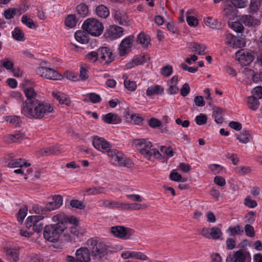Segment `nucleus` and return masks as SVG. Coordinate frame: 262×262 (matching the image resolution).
I'll return each mask as SVG.
<instances>
[{
  "label": "nucleus",
  "instance_id": "f257e3e1",
  "mask_svg": "<svg viewBox=\"0 0 262 262\" xmlns=\"http://www.w3.org/2000/svg\"><path fill=\"white\" fill-rule=\"evenodd\" d=\"M53 111V107L50 103L39 100L21 105V113L30 119L40 120Z\"/></svg>",
  "mask_w": 262,
  "mask_h": 262
},
{
  "label": "nucleus",
  "instance_id": "f03ea898",
  "mask_svg": "<svg viewBox=\"0 0 262 262\" xmlns=\"http://www.w3.org/2000/svg\"><path fill=\"white\" fill-rule=\"evenodd\" d=\"M137 149L141 154L148 160H150L152 157L159 158L162 155L156 148H152V144L150 141L145 139H135L134 141Z\"/></svg>",
  "mask_w": 262,
  "mask_h": 262
},
{
  "label": "nucleus",
  "instance_id": "7ed1b4c3",
  "mask_svg": "<svg viewBox=\"0 0 262 262\" xmlns=\"http://www.w3.org/2000/svg\"><path fill=\"white\" fill-rule=\"evenodd\" d=\"M54 222L56 223L45 227L43 237L48 242L55 243L59 240L61 234L65 231V227L59 222Z\"/></svg>",
  "mask_w": 262,
  "mask_h": 262
},
{
  "label": "nucleus",
  "instance_id": "20e7f679",
  "mask_svg": "<svg viewBox=\"0 0 262 262\" xmlns=\"http://www.w3.org/2000/svg\"><path fill=\"white\" fill-rule=\"evenodd\" d=\"M110 162L120 167H126L130 168L133 166L132 161L127 159L121 151L116 149L111 148L107 154Z\"/></svg>",
  "mask_w": 262,
  "mask_h": 262
},
{
  "label": "nucleus",
  "instance_id": "39448f33",
  "mask_svg": "<svg viewBox=\"0 0 262 262\" xmlns=\"http://www.w3.org/2000/svg\"><path fill=\"white\" fill-rule=\"evenodd\" d=\"M82 28L90 34L98 36L103 30V26L101 23L95 18H88L82 24Z\"/></svg>",
  "mask_w": 262,
  "mask_h": 262
},
{
  "label": "nucleus",
  "instance_id": "423d86ee",
  "mask_svg": "<svg viewBox=\"0 0 262 262\" xmlns=\"http://www.w3.org/2000/svg\"><path fill=\"white\" fill-rule=\"evenodd\" d=\"M92 246L91 248L92 257L96 260H100L102 257L108 253V247L101 242L96 241L93 239L89 241Z\"/></svg>",
  "mask_w": 262,
  "mask_h": 262
},
{
  "label": "nucleus",
  "instance_id": "0eeeda50",
  "mask_svg": "<svg viewBox=\"0 0 262 262\" xmlns=\"http://www.w3.org/2000/svg\"><path fill=\"white\" fill-rule=\"evenodd\" d=\"M43 218V215L30 216L26 221V226L28 229L32 228L35 232L40 233L45 228L43 224L41 222Z\"/></svg>",
  "mask_w": 262,
  "mask_h": 262
},
{
  "label": "nucleus",
  "instance_id": "6e6552de",
  "mask_svg": "<svg viewBox=\"0 0 262 262\" xmlns=\"http://www.w3.org/2000/svg\"><path fill=\"white\" fill-rule=\"evenodd\" d=\"M111 233L116 237L127 239L130 238L134 231L131 228L121 226H115L111 227Z\"/></svg>",
  "mask_w": 262,
  "mask_h": 262
},
{
  "label": "nucleus",
  "instance_id": "1a4fd4ad",
  "mask_svg": "<svg viewBox=\"0 0 262 262\" xmlns=\"http://www.w3.org/2000/svg\"><path fill=\"white\" fill-rule=\"evenodd\" d=\"M53 222H59L61 225H64L65 230L68 228V224L72 225H76L78 224V219L74 216H68L63 212H59V213L54 215L52 217Z\"/></svg>",
  "mask_w": 262,
  "mask_h": 262
},
{
  "label": "nucleus",
  "instance_id": "9d476101",
  "mask_svg": "<svg viewBox=\"0 0 262 262\" xmlns=\"http://www.w3.org/2000/svg\"><path fill=\"white\" fill-rule=\"evenodd\" d=\"M36 71L38 75L50 80H59L62 77L54 69L45 67H39L36 69Z\"/></svg>",
  "mask_w": 262,
  "mask_h": 262
},
{
  "label": "nucleus",
  "instance_id": "9b49d317",
  "mask_svg": "<svg viewBox=\"0 0 262 262\" xmlns=\"http://www.w3.org/2000/svg\"><path fill=\"white\" fill-rule=\"evenodd\" d=\"M99 61L102 65H108L114 60L115 57L111 49L101 47L98 49Z\"/></svg>",
  "mask_w": 262,
  "mask_h": 262
},
{
  "label": "nucleus",
  "instance_id": "f8f14e48",
  "mask_svg": "<svg viewBox=\"0 0 262 262\" xmlns=\"http://www.w3.org/2000/svg\"><path fill=\"white\" fill-rule=\"evenodd\" d=\"M235 56L239 62L244 66L249 65L254 59L253 53L251 50L246 49L237 51Z\"/></svg>",
  "mask_w": 262,
  "mask_h": 262
},
{
  "label": "nucleus",
  "instance_id": "ddd939ff",
  "mask_svg": "<svg viewBox=\"0 0 262 262\" xmlns=\"http://www.w3.org/2000/svg\"><path fill=\"white\" fill-rule=\"evenodd\" d=\"M250 261L251 256L249 252H244L242 250L234 251L229 254L226 259V262H246V260Z\"/></svg>",
  "mask_w": 262,
  "mask_h": 262
},
{
  "label": "nucleus",
  "instance_id": "4468645a",
  "mask_svg": "<svg viewBox=\"0 0 262 262\" xmlns=\"http://www.w3.org/2000/svg\"><path fill=\"white\" fill-rule=\"evenodd\" d=\"M124 29L117 25H112L107 29L104 36L109 40L117 39L123 35Z\"/></svg>",
  "mask_w": 262,
  "mask_h": 262
},
{
  "label": "nucleus",
  "instance_id": "2eb2a0df",
  "mask_svg": "<svg viewBox=\"0 0 262 262\" xmlns=\"http://www.w3.org/2000/svg\"><path fill=\"white\" fill-rule=\"evenodd\" d=\"M93 145L97 150L102 152H107L112 148V145L104 138L98 136L94 137Z\"/></svg>",
  "mask_w": 262,
  "mask_h": 262
},
{
  "label": "nucleus",
  "instance_id": "dca6fc26",
  "mask_svg": "<svg viewBox=\"0 0 262 262\" xmlns=\"http://www.w3.org/2000/svg\"><path fill=\"white\" fill-rule=\"evenodd\" d=\"M134 37L130 35L123 39L119 47V54L120 56H124L129 53L133 46Z\"/></svg>",
  "mask_w": 262,
  "mask_h": 262
},
{
  "label": "nucleus",
  "instance_id": "f3484780",
  "mask_svg": "<svg viewBox=\"0 0 262 262\" xmlns=\"http://www.w3.org/2000/svg\"><path fill=\"white\" fill-rule=\"evenodd\" d=\"M236 7L230 1H226L224 4V16L227 19L232 20L236 16Z\"/></svg>",
  "mask_w": 262,
  "mask_h": 262
},
{
  "label": "nucleus",
  "instance_id": "a211bd4d",
  "mask_svg": "<svg viewBox=\"0 0 262 262\" xmlns=\"http://www.w3.org/2000/svg\"><path fill=\"white\" fill-rule=\"evenodd\" d=\"M63 203V199L60 195H55L52 201L46 203L45 208L47 211H51L59 208Z\"/></svg>",
  "mask_w": 262,
  "mask_h": 262
},
{
  "label": "nucleus",
  "instance_id": "6ab92c4d",
  "mask_svg": "<svg viewBox=\"0 0 262 262\" xmlns=\"http://www.w3.org/2000/svg\"><path fill=\"white\" fill-rule=\"evenodd\" d=\"M76 257L80 262H89L91 259V252L87 248H80L75 253Z\"/></svg>",
  "mask_w": 262,
  "mask_h": 262
},
{
  "label": "nucleus",
  "instance_id": "aec40b11",
  "mask_svg": "<svg viewBox=\"0 0 262 262\" xmlns=\"http://www.w3.org/2000/svg\"><path fill=\"white\" fill-rule=\"evenodd\" d=\"M121 256L123 259L134 258L141 260H146L147 259V257L145 254L137 251H128L122 252L121 254Z\"/></svg>",
  "mask_w": 262,
  "mask_h": 262
},
{
  "label": "nucleus",
  "instance_id": "412c9836",
  "mask_svg": "<svg viewBox=\"0 0 262 262\" xmlns=\"http://www.w3.org/2000/svg\"><path fill=\"white\" fill-rule=\"evenodd\" d=\"M240 21L245 26L252 27L260 25V20L250 15H243L240 16Z\"/></svg>",
  "mask_w": 262,
  "mask_h": 262
},
{
  "label": "nucleus",
  "instance_id": "4be33fe9",
  "mask_svg": "<svg viewBox=\"0 0 262 262\" xmlns=\"http://www.w3.org/2000/svg\"><path fill=\"white\" fill-rule=\"evenodd\" d=\"M24 92L27 99L23 102L21 105H26V104L29 102L31 103L33 101L38 100L37 99V94L32 88L29 87L25 88L24 90Z\"/></svg>",
  "mask_w": 262,
  "mask_h": 262
},
{
  "label": "nucleus",
  "instance_id": "5701e85b",
  "mask_svg": "<svg viewBox=\"0 0 262 262\" xmlns=\"http://www.w3.org/2000/svg\"><path fill=\"white\" fill-rule=\"evenodd\" d=\"M102 120L108 124H118L121 122V119L117 115L112 113H110L102 115Z\"/></svg>",
  "mask_w": 262,
  "mask_h": 262
},
{
  "label": "nucleus",
  "instance_id": "b1692460",
  "mask_svg": "<svg viewBox=\"0 0 262 262\" xmlns=\"http://www.w3.org/2000/svg\"><path fill=\"white\" fill-rule=\"evenodd\" d=\"M52 95L60 104H64L67 106L71 105V101L65 94L60 92H53Z\"/></svg>",
  "mask_w": 262,
  "mask_h": 262
},
{
  "label": "nucleus",
  "instance_id": "393cba45",
  "mask_svg": "<svg viewBox=\"0 0 262 262\" xmlns=\"http://www.w3.org/2000/svg\"><path fill=\"white\" fill-rule=\"evenodd\" d=\"M164 92V88L160 85H152L147 88L146 94L147 96L161 95Z\"/></svg>",
  "mask_w": 262,
  "mask_h": 262
},
{
  "label": "nucleus",
  "instance_id": "a878e982",
  "mask_svg": "<svg viewBox=\"0 0 262 262\" xmlns=\"http://www.w3.org/2000/svg\"><path fill=\"white\" fill-rule=\"evenodd\" d=\"M89 34L85 30H78L75 33V38L77 41L81 43H87L89 40Z\"/></svg>",
  "mask_w": 262,
  "mask_h": 262
},
{
  "label": "nucleus",
  "instance_id": "bb28decb",
  "mask_svg": "<svg viewBox=\"0 0 262 262\" xmlns=\"http://www.w3.org/2000/svg\"><path fill=\"white\" fill-rule=\"evenodd\" d=\"M188 48L190 52H196L199 55L203 54L206 50V47L204 45L195 42H190L188 45Z\"/></svg>",
  "mask_w": 262,
  "mask_h": 262
},
{
  "label": "nucleus",
  "instance_id": "cd10ccee",
  "mask_svg": "<svg viewBox=\"0 0 262 262\" xmlns=\"http://www.w3.org/2000/svg\"><path fill=\"white\" fill-rule=\"evenodd\" d=\"M95 12L98 17L102 18H106L110 15L109 9L103 5H100L97 6Z\"/></svg>",
  "mask_w": 262,
  "mask_h": 262
},
{
  "label": "nucleus",
  "instance_id": "c85d7f7f",
  "mask_svg": "<svg viewBox=\"0 0 262 262\" xmlns=\"http://www.w3.org/2000/svg\"><path fill=\"white\" fill-rule=\"evenodd\" d=\"M8 165L9 167H22L23 166H25L27 167L30 166L31 164L27 163L25 159L19 158L9 161L8 163Z\"/></svg>",
  "mask_w": 262,
  "mask_h": 262
},
{
  "label": "nucleus",
  "instance_id": "c756f323",
  "mask_svg": "<svg viewBox=\"0 0 262 262\" xmlns=\"http://www.w3.org/2000/svg\"><path fill=\"white\" fill-rule=\"evenodd\" d=\"M6 253L8 259L11 262H16L19 258L18 250L15 248H8Z\"/></svg>",
  "mask_w": 262,
  "mask_h": 262
},
{
  "label": "nucleus",
  "instance_id": "7c9ffc66",
  "mask_svg": "<svg viewBox=\"0 0 262 262\" xmlns=\"http://www.w3.org/2000/svg\"><path fill=\"white\" fill-rule=\"evenodd\" d=\"M58 150V148L52 146L39 149L37 151L36 154L38 157L47 156L51 155L56 154Z\"/></svg>",
  "mask_w": 262,
  "mask_h": 262
},
{
  "label": "nucleus",
  "instance_id": "2f4dec72",
  "mask_svg": "<svg viewBox=\"0 0 262 262\" xmlns=\"http://www.w3.org/2000/svg\"><path fill=\"white\" fill-rule=\"evenodd\" d=\"M147 207L145 204H140L138 203L125 204L122 205V209L124 210H139L145 209Z\"/></svg>",
  "mask_w": 262,
  "mask_h": 262
},
{
  "label": "nucleus",
  "instance_id": "473e14b6",
  "mask_svg": "<svg viewBox=\"0 0 262 262\" xmlns=\"http://www.w3.org/2000/svg\"><path fill=\"white\" fill-rule=\"evenodd\" d=\"M106 189L102 187H93L85 189L87 195H95L100 193H105Z\"/></svg>",
  "mask_w": 262,
  "mask_h": 262
},
{
  "label": "nucleus",
  "instance_id": "72a5a7b5",
  "mask_svg": "<svg viewBox=\"0 0 262 262\" xmlns=\"http://www.w3.org/2000/svg\"><path fill=\"white\" fill-rule=\"evenodd\" d=\"M212 116L214 118V120L217 124H221L223 122V110L216 107L213 109Z\"/></svg>",
  "mask_w": 262,
  "mask_h": 262
},
{
  "label": "nucleus",
  "instance_id": "f704fd0d",
  "mask_svg": "<svg viewBox=\"0 0 262 262\" xmlns=\"http://www.w3.org/2000/svg\"><path fill=\"white\" fill-rule=\"evenodd\" d=\"M246 101L248 107L252 110H256L259 107V102L258 99L252 96L248 97Z\"/></svg>",
  "mask_w": 262,
  "mask_h": 262
},
{
  "label": "nucleus",
  "instance_id": "c9c22d12",
  "mask_svg": "<svg viewBox=\"0 0 262 262\" xmlns=\"http://www.w3.org/2000/svg\"><path fill=\"white\" fill-rule=\"evenodd\" d=\"M137 42L141 43L143 47H148L150 43V39L148 36L144 33H140L137 37Z\"/></svg>",
  "mask_w": 262,
  "mask_h": 262
},
{
  "label": "nucleus",
  "instance_id": "e433bc0d",
  "mask_svg": "<svg viewBox=\"0 0 262 262\" xmlns=\"http://www.w3.org/2000/svg\"><path fill=\"white\" fill-rule=\"evenodd\" d=\"M228 26L230 28L237 33H242L244 30V26L241 21L229 22Z\"/></svg>",
  "mask_w": 262,
  "mask_h": 262
},
{
  "label": "nucleus",
  "instance_id": "4c0bfd02",
  "mask_svg": "<svg viewBox=\"0 0 262 262\" xmlns=\"http://www.w3.org/2000/svg\"><path fill=\"white\" fill-rule=\"evenodd\" d=\"M78 14L82 17H86L89 13L88 6L85 4H80L76 7Z\"/></svg>",
  "mask_w": 262,
  "mask_h": 262
},
{
  "label": "nucleus",
  "instance_id": "58836bf2",
  "mask_svg": "<svg viewBox=\"0 0 262 262\" xmlns=\"http://www.w3.org/2000/svg\"><path fill=\"white\" fill-rule=\"evenodd\" d=\"M123 78L124 79V85L126 89L130 91H134L137 88V84L135 81H130L127 79V77L125 75L123 76Z\"/></svg>",
  "mask_w": 262,
  "mask_h": 262
},
{
  "label": "nucleus",
  "instance_id": "ea45409f",
  "mask_svg": "<svg viewBox=\"0 0 262 262\" xmlns=\"http://www.w3.org/2000/svg\"><path fill=\"white\" fill-rule=\"evenodd\" d=\"M230 236H234L236 234H242L244 232V230L240 225H237L234 227H230L227 230Z\"/></svg>",
  "mask_w": 262,
  "mask_h": 262
},
{
  "label": "nucleus",
  "instance_id": "a19ab883",
  "mask_svg": "<svg viewBox=\"0 0 262 262\" xmlns=\"http://www.w3.org/2000/svg\"><path fill=\"white\" fill-rule=\"evenodd\" d=\"M12 36L14 39L17 41H24L25 39L24 33L17 28H15L12 32Z\"/></svg>",
  "mask_w": 262,
  "mask_h": 262
},
{
  "label": "nucleus",
  "instance_id": "79ce46f5",
  "mask_svg": "<svg viewBox=\"0 0 262 262\" xmlns=\"http://www.w3.org/2000/svg\"><path fill=\"white\" fill-rule=\"evenodd\" d=\"M250 132L249 130H243L240 134L238 135L236 139L242 143H247L249 141Z\"/></svg>",
  "mask_w": 262,
  "mask_h": 262
},
{
  "label": "nucleus",
  "instance_id": "37998d69",
  "mask_svg": "<svg viewBox=\"0 0 262 262\" xmlns=\"http://www.w3.org/2000/svg\"><path fill=\"white\" fill-rule=\"evenodd\" d=\"M0 67H4L6 70L11 72L14 69V64L12 61L6 58L3 60H0Z\"/></svg>",
  "mask_w": 262,
  "mask_h": 262
},
{
  "label": "nucleus",
  "instance_id": "c03bdc74",
  "mask_svg": "<svg viewBox=\"0 0 262 262\" xmlns=\"http://www.w3.org/2000/svg\"><path fill=\"white\" fill-rule=\"evenodd\" d=\"M64 23L69 27L73 28L75 27L77 23V20L74 15H69L66 18Z\"/></svg>",
  "mask_w": 262,
  "mask_h": 262
},
{
  "label": "nucleus",
  "instance_id": "a18cd8bd",
  "mask_svg": "<svg viewBox=\"0 0 262 262\" xmlns=\"http://www.w3.org/2000/svg\"><path fill=\"white\" fill-rule=\"evenodd\" d=\"M85 58L88 60L93 63L95 62L97 60L99 61L98 49L97 51H92L88 53L85 55Z\"/></svg>",
  "mask_w": 262,
  "mask_h": 262
},
{
  "label": "nucleus",
  "instance_id": "49530a36",
  "mask_svg": "<svg viewBox=\"0 0 262 262\" xmlns=\"http://www.w3.org/2000/svg\"><path fill=\"white\" fill-rule=\"evenodd\" d=\"M222 235V232L219 228L214 226L211 228V238L219 239Z\"/></svg>",
  "mask_w": 262,
  "mask_h": 262
},
{
  "label": "nucleus",
  "instance_id": "de8ad7c7",
  "mask_svg": "<svg viewBox=\"0 0 262 262\" xmlns=\"http://www.w3.org/2000/svg\"><path fill=\"white\" fill-rule=\"evenodd\" d=\"M7 121L10 122L12 125L17 126L21 123L20 118L17 116H10L7 117Z\"/></svg>",
  "mask_w": 262,
  "mask_h": 262
},
{
  "label": "nucleus",
  "instance_id": "09e8293b",
  "mask_svg": "<svg viewBox=\"0 0 262 262\" xmlns=\"http://www.w3.org/2000/svg\"><path fill=\"white\" fill-rule=\"evenodd\" d=\"M149 59V57L146 55L138 56L132 60V63L134 65L141 64Z\"/></svg>",
  "mask_w": 262,
  "mask_h": 262
},
{
  "label": "nucleus",
  "instance_id": "8fccbe9b",
  "mask_svg": "<svg viewBox=\"0 0 262 262\" xmlns=\"http://www.w3.org/2000/svg\"><path fill=\"white\" fill-rule=\"evenodd\" d=\"M115 19L121 25L127 26L128 22L126 20V18L122 16V14L119 12H116L115 14Z\"/></svg>",
  "mask_w": 262,
  "mask_h": 262
},
{
  "label": "nucleus",
  "instance_id": "3c124183",
  "mask_svg": "<svg viewBox=\"0 0 262 262\" xmlns=\"http://www.w3.org/2000/svg\"><path fill=\"white\" fill-rule=\"evenodd\" d=\"M232 48H241L243 47L245 45V42L244 39L241 37H235L234 40L233 41Z\"/></svg>",
  "mask_w": 262,
  "mask_h": 262
},
{
  "label": "nucleus",
  "instance_id": "603ef678",
  "mask_svg": "<svg viewBox=\"0 0 262 262\" xmlns=\"http://www.w3.org/2000/svg\"><path fill=\"white\" fill-rule=\"evenodd\" d=\"M173 68L171 65H167L161 69V74L164 77H169L172 73Z\"/></svg>",
  "mask_w": 262,
  "mask_h": 262
},
{
  "label": "nucleus",
  "instance_id": "864d4df0",
  "mask_svg": "<svg viewBox=\"0 0 262 262\" xmlns=\"http://www.w3.org/2000/svg\"><path fill=\"white\" fill-rule=\"evenodd\" d=\"M261 5H262V4L260 3V2H259V1L251 0L250 4L249 6L250 12H257L259 9L260 6Z\"/></svg>",
  "mask_w": 262,
  "mask_h": 262
},
{
  "label": "nucleus",
  "instance_id": "5fc2aeb1",
  "mask_svg": "<svg viewBox=\"0 0 262 262\" xmlns=\"http://www.w3.org/2000/svg\"><path fill=\"white\" fill-rule=\"evenodd\" d=\"M21 21L29 28L32 29L35 27L33 20L27 16L24 15L22 16Z\"/></svg>",
  "mask_w": 262,
  "mask_h": 262
},
{
  "label": "nucleus",
  "instance_id": "6e6d98bb",
  "mask_svg": "<svg viewBox=\"0 0 262 262\" xmlns=\"http://www.w3.org/2000/svg\"><path fill=\"white\" fill-rule=\"evenodd\" d=\"M28 208L24 207L20 208L17 213V220L18 222H22L27 214Z\"/></svg>",
  "mask_w": 262,
  "mask_h": 262
},
{
  "label": "nucleus",
  "instance_id": "4d7b16f0",
  "mask_svg": "<svg viewBox=\"0 0 262 262\" xmlns=\"http://www.w3.org/2000/svg\"><path fill=\"white\" fill-rule=\"evenodd\" d=\"M207 117L204 114H200L195 117V121L196 123L199 125H202L207 122Z\"/></svg>",
  "mask_w": 262,
  "mask_h": 262
},
{
  "label": "nucleus",
  "instance_id": "13d9d810",
  "mask_svg": "<svg viewBox=\"0 0 262 262\" xmlns=\"http://www.w3.org/2000/svg\"><path fill=\"white\" fill-rule=\"evenodd\" d=\"M88 69L86 65H82L80 69V77L81 80H85L89 78Z\"/></svg>",
  "mask_w": 262,
  "mask_h": 262
},
{
  "label": "nucleus",
  "instance_id": "bf43d9fd",
  "mask_svg": "<svg viewBox=\"0 0 262 262\" xmlns=\"http://www.w3.org/2000/svg\"><path fill=\"white\" fill-rule=\"evenodd\" d=\"M244 230L247 236L253 237L255 236V230L254 227L250 224H246L244 227Z\"/></svg>",
  "mask_w": 262,
  "mask_h": 262
},
{
  "label": "nucleus",
  "instance_id": "052dcab7",
  "mask_svg": "<svg viewBox=\"0 0 262 262\" xmlns=\"http://www.w3.org/2000/svg\"><path fill=\"white\" fill-rule=\"evenodd\" d=\"M244 204L249 208H253L257 206V202L251 199L250 196H247L244 200Z\"/></svg>",
  "mask_w": 262,
  "mask_h": 262
},
{
  "label": "nucleus",
  "instance_id": "680f3d73",
  "mask_svg": "<svg viewBox=\"0 0 262 262\" xmlns=\"http://www.w3.org/2000/svg\"><path fill=\"white\" fill-rule=\"evenodd\" d=\"M252 97L259 99L262 98V87L261 86H256L253 89L252 91Z\"/></svg>",
  "mask_w": 262,
  "mask_h": 262
},
{
  "label": "nucleus",
  "instance_id": "e2e57ef3",
  "mask_svg": "<svg viewBox=\"0 0 262 262\" xmlns=\"http://www.w3.org/2000/svg\"><path fill=\"white\" fill-rule=\"evenodd\" d=\"M15 14L16 10L14 8H9L4 12V15L7 19H10L13 18Z\"/></svg>",
  "mask_w": 262,
  "mask_h": 262
},
{
  "label": "nucleus",
  "instance_id": "0e129e2a",
  "mask_svg": "<svg viewBox=\"0 0 262 262\" xmlns=\"http://www.w3.org/2000/svg\"><path fill=\"white\" fill-rule=\"evenodd\" d=\"M90 100L93 103H99L101 101L100 96L95 93H91L88 94Z\"/></svg>",
  "mask_w": 262,
  "mask_h": 262
},
{
  "label": "nucleus",
  "instance_id": "69168bd1",
  "mask_svg": "<svg viewBox=\"0 0 262 262\" xmlns=\"http://www.w3.org/2000/svg\"><path fill=\"white\" fill-rule=\"evenodd\" d=\"M204 23L207 26L213 29H215L217 27V21L215 19L209 17L204 19Z\"/></svg>",
  "mask_w": 262,
  "mask_h": 262
},
{
  "label": "nucleus",
  "instance_id": "338daca9",
  "mask_svg": "<svg viewBox=\"0 0 262 262\" xmlns=\"http://www.w3.org/2000/svg\"><path fill=\"white\" fill-rule=\"evenodd\" d=\"M61 236V241L66 243H72L74 239L73 237L68 232V230H66L62 233Z\"/></svg>",
  "mask_w": 262,
  "mask_h": 262
},
{
  "label": "nucleus",
  "instance_id": "774afa93",
  "mask_svg": "<svg viewBox=\"0 0 262 262\" xmlns=\"http://www.w3.org/2000/svg\"><path fill=\"white\" fill-rule=\"evenodd\" d=\"M148 123L149 126L153 128H155L161 125V121L159 119L155 118H150L148 120Z\"/></svg>",
  "mask_w": 262,
  "mask_h": 262
}]
</instances>
